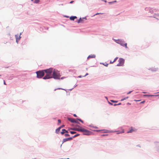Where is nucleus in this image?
<instances>
[{
	"mask_svg": "<svg viewBox=\"0 0 159 159\" xmlns=\"http://www.w3.org/2000/svg\"><path fill=\"white\" fill-rule=\"evenodd\" d=\"M109 104H111V105H112V104L111 103V102H109Z\"/></svg>",
	"mask_w": 159,
	"mask_h": 159,
	"instance_id": "4c0bfd02",
	"label": "nucleus"
},
{
	"mask_svg": "<svg viewBox=\"0 0 159 159\" xmlns=\"http://www.w3.org/2000/svg\"><path fill=\"white\" fill-rule=\"evenodd\" d=\"M79 135L80 134H76L74 136L72 137H73V138H74L75 137H77V136Z\"/></svg>",
	"mask_w": 159,
	"mask_h": 159,
	"instance_id": "6ab92c4d",
	"label": "nucleus"
},
{
	"mask_svg": "<svg viewBox=\"0 0 159 159\" xmlns=\"http://www.w3.org/2000/svg\"><path fill=\"white\" fill-rule=\"evenodd\" d=\"M125 99H122L121 100V101H123V100H124L125 99Z\"/></svg>",
	"mask_w": 159,
	"mask_h": 159,
	"instance_id": "58836bf2",
	"label": "nucleus"
},
{
	"mask_svg": "<svg viewBox=\"0 0 159 159\" xmlns=\"http://www.w3.org/2000/svg\"><path fill=\"white\" fill-rule=\"evenodd\" d=\"M77 18V17L76 16H71L70 17V20H74L75 19Z\"/></svg>",
	"mask_w": 159,
	"mask_h": 159,
	"instance_id": "f8f14e48",
	"label": "nucleus"
},
{
	"mask_svg": "<svg viewBox=\"0 0 159 159\" xmlns=\"http://www.w3.org/2000/svg\"><path fill=\"white\" fill-rule=\"evenodd\" d=\"M68 133H65V136H66H66H70V135L68 134H67Z\"/></svg>",
	"mask_w": 159,
	"mask_h": 159,
	"instance_id": "a211bd4d",
	"label": "nucleus"
},
{
	"mask_svg": "<svg viewBox=\"0 0 159 159\" xmlns=\"http://www.w3.org/2000/svg\"><path fill=\"white\" fill-rule=\"evenodd\" d=\"M39 1V0H34V2L36 3H38Z\"/></svg>",
	"mask_w": 159,
	"mask_h": 159,
	"instance_id": "4468645a",
	"label": "nucleus"
},
{
	"mask_svg": "<svg viewBox=\"0 0 159 159\" xmlns=\"http://www.w3.org/2000/svg\"><path fill=\"white\" fill-rule=\"evenodd\" d=\"M114 62V61H110V63H111V64H112V63H113Z\"/></svg>",
	"mask_w": 159,
	"mask_h": 159,
	"instance_id": "c85d7f7f",
	"label": "nucleus"
},
{
	"mask_svg": "<svg viewBox=\"0 0 159 159\" xmlns=\"http://www.w3.org/2000/svg\"><path fill=\"white\" fill-rule=\"evenodd\" d=\"M68 120L70 121L72 123H75V125H77V123H78V120H79L82 123H83V121L80 119H75L73 118H67Z\"/></svg>",
	"mask_w": 159,
	"mask_h": 159,
	"instance_id": "0eeeda50",
	"label": "nucleus"
},
{
	"mask_svg": "<svg viewBox=\"0 0 159 159\" xmlns=\"http://www.w3.org/2000/svg\"><path fill=\"white\" fill-rule=\"evenodd\" d=\"M158 69H157L156 70H157Z\"/></svg>",
	"mask_w": 159,
	"mask_h": 159,
	"instance_id": "a19ab883",
	"label": "nucleus"
},
{
	"mask_svg": "<svg viewBox=\"0 0 159 159\" xmlns=\"http://www.w3.org/2000/svg\"><path fill=\"white\" fill-rule=\"evenodd\" d=\"M140 100H134L135 101H136V102L139 101H140Z\"/></svg>",
	"mask_w": 159,
	"mask_h": 159,
	"instance_id": "2f4dec72",
	"label": "nucleus"
},
{
	"mask_svg": "<svg viewBox=\"0 0 159 159\" xmlns=\"http://www.w3.org/2000/svg\"><path fill=\"white\" fill-rule=\"evenodd\" d=\"M4 84L5 85H6V82H5V81H4Z\"/></svg>",
	"mask_w": 159,
	"mask_h": 159,
	"instance_id": "72a5a7b5",
	"label": "nucleus"
},
{
	"mask_svg": "<svg viewBox=\"0 0 159 159\" xmlns=\"http://www.w3.org/2000/svg\"><path fill=\"white\" fill-rule=\"evenodd\" d=\"M95 57H96V56H95V55H89L88 57L87 58H88V59H89V58H94Z\"/></svg>",
	"mask_w": 159,
	"mask_h": 159,
	"instance_id": "9d476101",
	"label": "nucleus"
},
{
	"mask_svg": "<svg viewBox=\"0 0 159 159\" xmlns=\"http://www.w3.org/2000/svg\"><path fill=\"white\" fill-rule=\"evenodd\" d=\"M94 128H95V129H98V127H96V126L95 127H94Z\"/></svg>",
	"mask_w": 159,
	"mask_h": 159,
	"instance_id": "f704fd0d",
	"label": "nucleus"
},
{
	"mask_svg": "<svg viewBox=\"0 0 159 159\" xmlns=\"http://www.w3.org/2000/svg\"><path fill=\"white\" fill-rule=\"evenodd\" d=\"M111 101L112 102H117V101H114V100H111Z\"/></svg>",
	"mask_w": 159,
	"mask_h": 159,
	"instance_id": "5701e85b",
	"label": "nucleus"
},
{
	"mask_svg": "<svg viewBox=\"0 0 159 159\" xmlns=\"http://www.w3.org/2000/svg\"><path fill=\"white\" fill-rule=\"evenodd\" d=\"M132 92L131 91H130V92H129V93H128V94H129L131 92Z\"/></svg>",
	"mask_w": 159,
	"mask_h": 159,
	"instance_id": "c9c22d12",
	"label": "nucleus"
},
{
	"mask_svg": "<svg viewBox=\"0 0 159 159\" xmlns=\"http://www.w3.org/2000/svg\"><path fill=\"white\" fill-rule=\"evenodd\" d=\"M135 130H129L127 132V133H132Z\"/></svg>",
	"mask_w": 159,
	"mask_h": 159,
	"instance_id": "ddd939ff",
	"label": "nucleus"
},
{
	"mask_svg": "<svg viewBox=\"0 0 159 159\" xmlns=\"http://www.w3.org/2000/svg\"><path fill=\"white\" fill-rule=\"evenodd\" d=\"M74 1H71V2H70V3H72Z\"/></svg>",
	"mask_w": 159,
	"mask_h": 159,
	"instance_id": "473e14b6",
	"label": "nucleus"
},
{
	"mask_svg": "<svg viewBox=\"0 0 159 159\" xmlns=\"http://www.w3.org/2000/svg\"><path fill=\"white\" fill-rule=\"evenodd\" d=\"M68 159V158H67V159Z\"/></svg>",
	"mask_w": 159,
	"mask_h": 159,
	"instance_id": "79ce46f5",
	"label": "nucleus"
},
{
	"mask_svg": "<svg viewBox=\"0 0 159 159\" xmlns=\"http://www.w3.org/2000/svg\"><path fill=\"white\" fill-rule=\"evenodd\" d=\"M118 57H116L114 60L113 61L114 62H115L117 60V59H118Z\"/></svg>",
	"mask_w": 159,
	"mask_h": 159,
	"instance_id": "4be33fe9",
	"label": "nucleus"
},
{
	"mask_svg": "<svg viewBox=\"0 0 159 159\" xmlns=\"http://www.w3.org/2000/svg\"><path fill=\"white\" fill-rule=\"evenodd\" d=\"M58 121L59 123H61V120H58Z\"/></svg>",
	"mask_w": 159,
	"mask_h": 159,
	"instance_id": "393cba45",
	"label": "nucleus"
},
{
	"mask_svg": "<svg viewBox=\"0 0 159 159\" xmlns=\"http://www.w3.org/2000/svg\"><path fill=\"white\" fill-rule=\"evenodd\" d=\"M145 102V101H142V102H140V103H141H141H144Z\"/></svg>",
	"mask_w": 159,
	"mask_h": 159,
	"instance_id": "cd10ccee",
	"label": "nucleus"
},
{
	"mask_svg": "<svg viewBox=\"0 0 159 159\" xmlns=\"http://www.w3.org/2000/svg\"><path fill=\"white\" fill-rule=\"evenodd\" d=\"M52 78L54 79H59L61 76L59 72L57 70L54 69L53 70Z\"/></svg>",
	"mask_w": 159,
	"mask_h": 159,
	"instance_id": "20e7f679",
	"label": "nucleus"
},
{
	"mask_svg": "<svg viewBox=\"0 0 159 159\" xmlns=\"http://www.w3.org/2000/svg\"><path fill=\"white\" fill-rule=\"evenodd\" d=\"M115 41L117 43L120 44L121 45L125 46L126 48H127V43H124V42L123 40L121 39H114Z\"/></svg>",
	"mask_w": 159,
	"mask_h": 159,
	"instance_id": "39448f33",
	"label": "nucleus"
},
{
	"mask_svg": "<svg viewBox=\"0 0 159 159\" xmlns=\"http://www.w3.org/2000/svg\"><path fill=\"white\" fill-rule=\"evenodd\" d=\"M73 116H74L75 117H77V116L75 114H74L73 115Z\"/></svg>",
	"mask_w": 159,
	"mask_h": 159,
	"instance_id": "7c9ffc66",
	"label": "nucleus"
},
{
	"mask_svg": "<svg viewBox=\"0 0 159 159\" xmlns=\"http://www.w3.org/2000/svg\"><path fill=\"white\" fill-rule=\"evenodd\" d=\"M64 125H63L62 126H60V127H58L57 129H60L62 127H63Z\"/></svg>",
	"mask_w": 159,
	"mask_h": 159,
	"instance_id": "aec40b11",
	"label": "nucleus"
},
{
	"mask_svg": "<svg viewBox=\"0 0 159 159\" xmlns=\"http://www.w3.org/2000/svg\"><path fill=\"white\" fill-rule=\"evenodd\" d=\"M31 1H33V0H31Z\"/></svg>",
	"mask_w": 159,
	"mask_h": 159,
	"instance_id": "37998d69",
	"label": "nucleus"
},
{
	"mask_svg": "<svg viewBox=\"0 0 159 159\" xmlns=\"http://www.w3.org/2000/svg\"><path fill=\"white\" fill-rule=\"evenodd\" d=\"M77 131H80L83 134L89 135L93 134V131H92L89 130H75Z\"/></svg>",
	"mask_w": 159,
	"mask_h": 159,
	"instance_id": "7ed1b4c3",
	"label": "nucleus"
},
{
	"mask_svg": "<svg viewBox=\"0 0 159 159\" xmlns=\"http://www.w3.org/2000/svg\"><path fill=\"white\" fill-rule=\"evenodd\" d=\"M20 39V38H19V39H18L17 38H16V41H17L18 40H19Z\"/></svg>",
	"mask_w": 159,
	"mask_h": 159,
	"instance_id": "bb28decb",
	"label": "nucleus"
},
{
	"mask_svg": "<svg viewBox=\"0 0 159 159\" xmlns=\"http://www.w3.org/2000/svg\"><path fill=\"white\" fill-rule=\"evenodd\" d=\"M70 133L71 134H75V133H76L75 132H74V131H70Z\"/></svg>",
	"mask_w": 159,
	"mask_h": 159,
	"instance_id": "412c9836",
	"label": "nucleus"
},
{
	"mask_svg": "<svg viewBox=\"0 0 159 159\" xmlns=\"http://www.w3.org/2000/svg\"><path fill=\"white\" fill-rule=\"evenodd\" d=\"M100 14V13H97L95 15H98V14Z\"/></svg>",
	"mask_w": 159,
	"mask_h": 159,
	"instance_id": "e433bc0d",
	"label": "nucleus"
},
{
	"mask_svg": "<svg viewBox=\"0 0 159 159\" xmlns=\"http://www.w3.org/2000/svg\"><path fill=\"white\" fill-rule=\"evenodd\" d=\"M44 73H46L45 76L43 79L44 80L52 78V73L53 72V69L51 68L44 70Z\"/></svg>",
	"mask_w": 159,
	"mask_h": 159,
	"instance_id": "f03ea898",
	"label": "nucleus"
},
{
	"mask_svg": "<svg viewBox=\"0 0 159 159\" xmlns=\"http://www.w3.org/2000/svg\"><path fill=\"white\" fill-rule=\"evenodd\" d=\"M37 77L38 78H42L44 75V70H39L36 72Z\"/></svg>",
	"mask_w": 159,
	"mask_h": 159,
	"instance_id": "423d86ee",
	"label": "nucleus"
},
{
	"mask_svg": "<svg viewBox=\"0 0 159 159\" xmlns=\"http://www.w3.org/2000/svg\"><path fill=\"white\" fill-rule=\"evenodd\" d=\"M70 129H81V128H71Z\"/></svg>",
	"mask_w": 159,
	"mask_h": 159,
	"instance_id": "dca6fc26",
	"label": "nucleus"
},
{
	"mask_svg": "<svg viewBox=\"0 0 159 159\" xmlns=\"http://www.w3.org/2000/svg\"><path fill=\"white\" fill-rule=\"evenodd\" d=\"M119 63L117 64V66H123L125 62L124 59L122 58H120L118 60Z\"/></svg>",
	"mask_w": 159,
	"mask_h": 159,
	"instance_id": "6e6552de",
	"label": "nucleus"
},
{
	"mask_svg": "<svg viewBox=\"0 0 159 159\" xmlns=\"http://www.w3.org/2000/svg\"><path fill=\"white\" fill-rule=\"evenodd\" d=\"M93 131L100 132V135L101 136H105L108 135L107 134L108 132H116L117 134L122 133L124 132L123 130H119L117 131L110 130H91Z\"/></svg>",
	"mask_w": 159,
	"mask_h": 159,
	"instance_id": "f257e3e1",
	"label": "nucleus"
},
{
	"mask_svg": "<svg viewBox=\"0 0 159 159\" xmlns=\"http://www.w3.org/2000/svg\"><path fill=\"white\" fill-rule=\"evenodd\" d=\"M120 104H121V103H119V104H118V105H120ZM117 105V104H115L114 105V106H116V105Z\"/></svg>",
	"mask_w": 159,
	"mask_h": 159,
	"instance_id": "c756f323",
	"label": "nucleus"
},
{
	"mask_svg": "<svg viewBox=\"0 0 159 159\" xmlns=\"http://www.w3.org/2000/svg\"><path fill=\"white\" fill-rule=\"evenodd\" d=\"M145 96H153V95H145Z\"/></svg>",
	"mask_w": 159,
	"mask_h": 159,
	"instance_id": "a878e982",
	"label": "nucleus"
},
{
	"mask_svg": "<svg viewBox=\"0 0 159 159\" xmlns=\"http://www.w3.org/2000/svg\"><path fill=\"white\" fill-rule=\"evenodd\" d=\"M82 21H83V20L81 18H80V19L78 20V23H80L82 22Z\"/></svg>",
	"mask_w": 159,
	"mask_h": 159,
	"instance_id": "2eb2a0df",
	"label": "nucleus"
},
{
	"mask_svg": "<svg viewBox=\"0 0 159 159\" xmlns=\"http://www.w3.org/2000/svg\"><path fill=\"white\" fill-rule=\"evenodd\" d=\"M73 139V137H72L65 138V139H63V142H66L70 140L71 139Z\"/></svg>",
	"mask_w": 159,
	"mask_h": 159,
	"instance_id": "1a4fd4ad",
	"label": "nucleus"
},
{
	"mask_svg": "<svg viewBox=\"0 0 159 159\" xmlns=\"http://www.w3.org/2000/svg\"><path fill=\"white\" fill-rule=\"evenodd\" d=\"M60 132V130H56V133L58 134Z\"/></svg>",
	"mask_w": 159,
	"mask_h": 159,
	"instance_id": "f3484780",
	"label": "nucleus"
},
{
	"mask_svg": "<svg viewBox=\"0 0 159 159\" xmlns=\"http://www.w3.org/2000/svg\"><path fill=\"white\" fill-rule=\"evenodd\" d=\"M159 96V95H155V96Z\"/></svg>",
	"mask_w": 159,
	"mask_h": 159,
	"instance_id": "ea45409f",
	"label": "nucleus"
},
{
	"mask_svg": "<svg viewBox=\"0 0 159 159\" xmlns=\"http://www.w3.org/2000/svg\"><path fill=\"white\" fill-rule=\"evenodd\" d=\"M62 131L61 132V133L62 135L63 134H65V133H68V131H67L66 130H62Z\"/></svg>",
	"mask_w": 159,
	"mask_h": 159,
	"instance_id": "9b49d317",
	"label": "nucleus"
},
{
	"mask_svg": "<svg viewBox=\"0 0 159 159\" xmlns=\"http://www.w3.org/2000/svg\"><path fill=\"white\" fill-rule=\"evenodd\" d=\"M103 65L105 66H108V64H103Z\"/></svg>",
	"mask_w": 159,
	"mask_h": 159,
	"instance_id": "b1692460",
	"label": "nucleus"
}]
</instances>
